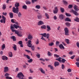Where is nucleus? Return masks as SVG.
<instances>
[{"label": "nucleus", "mask_w": 79, "mask_h": 79, "mask_svg": "<svg viewBox=\"0 0 79 79\" xmlns=\"http://www.w3.org/2000/svg\"><path fill=\"white\" fill-rule=\"evenodd\" d=\"M15 6L16 7V8L15 7H13V12L14 13L18 14L19 12V8H18V7L19 6V3H16L15 5Z\"/></svg>", "instance_id": "nucleus-1"}, {"label": "nucleus", "mask_w": 79, "mask_h": 79, "mask_svg": "<svg viewBox=\"0 0 79 79\" xmlns=\"http://www.w3.org/2000/svg\"><path fill=\"white\" fill-rule=\"evenodd\" d=\"M32 43V41L31 40H28V44L27 45L28 47L31 48V49L32 50V51H34L35 50V47L34 45H32V44H31Z\"/></svg>", "instance_id": "nucleus-2"}, {"label": "nucleus", "mask_w": 79, "mask_h": 79, "mask_svg": "<svg viewBox=\"0 0 79 79\" xmlns=\"http://www.w3.org/2000/svg\"><path fill=\"white\" fill-rule=\"evenodd\" d=\"M18 29V28H19V29H21V27L19 26V25H17L15 24H14L13 25H13L11 24L10 25V29Z\"/></svg>", "instance_id": "nucleus-3"}, {"label": "nucleus", "mask_w": 79, "mask_h": 79, "mask_svg": "<svg viewBox=\"0 0 79 79\" xmlns=\"http://www.w3.org/2000/svg\"><path fill=\"white\" fill-rule=\"evenodd\" d=\"M65 31L64 34L65 35H69V29L67 27H65L64 29Z\"/></svg>", "instance_id": "nucleus-4"}, {"label": "nucleus", "mask_w": 79, "mask_h": 79, "mask_svg": "<svg viewBox=\"0 0 79 79\" xmlns=\"http://www.w3.org/2000/svg\"><path fill=\"white\" fill-rule=\"evenodd\" d=\"M70 12L72 13H73L75 16H78V15H79L78 13L75 10H74L73 9H72L70 11Z\"/></svg>", "instance_id": "nucleus-5"}, {"label": "nucleus", "mask_w": 79, "mask_h": 79, "mask_svg": "<svg viewBox=\"0 0 79 79\" xmlns=\"http://www.w3.org/2000/svg\"><path fill=\"white\" fill-rule=\"evenodd\" d=\"M2 18L3 20V19H1L0 20V22L1 23H3L4 24H5L6 22V17L2 15Z\"/></svg>", "instance_id": "nucleus-6"}, {"label": "nucleus", "mask_w": 79, "mask_h": 79, "mask_svg": "<svg viewBox=\"0 0 79 79\" xmlns=\"http://www.w3.org/2000/svg\"><path fill=\"white\" fill-rule=\"evenodd\" d=\"M55 10H53V13L54 14H56L58 11V7H55L54 8Z\"/></svg>", "instance_id": "nucleus-7"}, {"label": "nucleus", "mask_w": 79, "mask_h": 79, "mask_svg": "<svg viewBox=\"0 0 79 79\" xmlns=\"http://www.w3.org/2000/svg\"><path fill=\"white\" fill-rule=\"evenodd\" d=\"M55 10H53V13L54 14H56L58 11V7H55L54 8Z\"/></svg>", "instance_id": "nucleus-8"}, {"label": "nucleus", "mask_w": 79, "mask_h": 79, "mask_svg": "<svg viewBox=\"0 0 79 79\" xmlns=\"http://www.w3.org/2000/svg\"><path fill=\"white\" fill-rule=\"evenodd\" d=\"M4 73H6L9 71V68L7 67H5L4 68Z\"/></svg>", "instance_id": "nucleus-9"}, {"label": "nucleus", "mask_w": 79, "mask_h": 79, "mask_svg": "<svg viewBox=\"0 0 79 79\" xmlns=\"http://www.w3.org/2000/svg\"><path fill=\"white\" fill-rule=\"evenodd\" d=\"M37 24L38 26H40V25H43V24H44V23L43 21L40 20L38 23Z\"/></svg>", "instance_id": "nucleus-10"}, {"label": "nucleus", "mask_w": 79, "mask_h": 79, "mask_svg": "<svg viewBox=\"0 0 79 79\" xmlns=\"http://www.w3.org/2000/svg\"><path fill=\"white\" fill-rule=\"evenodd\" d=\"M59 19H60L61 20H62V19H64V15L62 14L60 15L59 16Z\"/></svg>", "instance_id": "nucleus-11"}, {"label": "nucleus", "mask_w": 79, "mask_h": 79, "mask_svg": "<svg viewBox=\"0 0 79 79\" xmlns=\"http://www.w3.org/2000/svg\"><path fill=\"white\" fill-rule=\"evenodd\" d=\"M2 59L3 60H7L8 57L5 56H2Z\"/></svg>", "instance_id": "nucleus-12"}, {"label": "nucleus", "mask_w": 79, "mask_h": 79, "mask_svg": "<svg viewBox=\"0 0 79 79\" xmlns=\"http://www.w3.org/2000/svg\"><path fill=\"white\" fill-rule=\"evenodd\" d=\"M33 38L32 37V35H31L30 34H29L28 36V39L29 40H32Z\"/></svg>", "instance_id": "nucleus-13"}, {"label": "nucleus", "mask_w": 79, "mask_h": 79, "mask_svg": "<svg viewBox=\"0 0 79 79\" xmlns=\"http://www.w3.org/2000/svg\"><path fill=\"white\" fill-rule=\"evenodd\" d=\"M10 39H13V41H16V38L14 36H12L10 37Z\"/></svg>", "instance_id": "nucleus-14"}, {"label": "nucleus", "mask_w": 79, "mask_h": 79, "mask_svg": "<svg viewBox=\"0 0 79 79\" xmlns=\"http://www.w3.org/2000/svg\"><path fill=\"white\" fill-rule=\"evenodd\" d=\"M60 65V63L59 62H58L56 61L54 63V66L55 67H56V66H59Z\"/></svg>", "instance_id": "nucleus-15"}, {"label": "nucleus", "mask_w": 79, "mask_h": 79, "mask_svg": "<svg viewBox=\"0 0 79 79\" xmlns=\"http://www.w3.org/2000/svg\"><path fill=\"white\" fill-rule=\"evenodd\" d=\"M59 46L60 49H62V48H63V49H64V47L63 45L62 44H60L59 45Z\"/></svg>", "instance_id": "nucleus-16"}, {"label": "nucleus", "mask_w": 79, "mask_h": 79, "mask_svg": "<svg viewBox=\"0 0 79 79\" xmlns=\"http://www.w3.org/2000/svg\"><path fill=\"white\" fill-rule=\"evenodd\" d=\"M39 69L41 73L43 74H45V71L42 68H40Z\"/></svg>", "instance_id": "nucleus-17"}, {"label": "nucleus", "mask_w": 79, "mask_h": 79, "mask_svg": "<svg viewBox=\"0 0 79 79\" xmlns=\"http://www.w3.org/2000/svg\"><path fill=\"white\" fill-rule=\"evenodd\" d=\"M47 31H51V28H50V27L49 26V25L47 26Z\"/></svg>", "instance_id": "nucleus-18"}, {"label": "nucleus", "mask_w": 79, "mask_h": 79, "mask_svg": "<svg viewBox=\"0 0 79 79\" xmlns=\"http://www.w3.org/2000/svg\"><path fill=\"white\" fill-rule=\"evenodd\" d=\"M15 34H17L18 36H19V37H22V34H19V32L18 31L17 32H16Z\"/></svg>", "instance_id": "nucleus-19"}, {"label": "nucleus", "mask_w": 79, "mask_h": 79, "mask_svg": "<svg viewBox=\"0 0 79 79\" xmlns=\"http://www.w3.org/2000/svg\"><path fill=\"white\" fill-rule=\"evenodd\" d=\"M45 15L47 18V19H49L50 18V17L49 16V15H48V14L47 13H45Z\"/></svg>", "instance_id": "nucleus-20"}, {"label": "nucleus", "mask_w": 79, "mask_h": 79, "mask_svg": "<svg viewBox=\"0 0 79 79\" xmlns=\"http://www.w3.org/2000/svg\"><path fill=\"white\" fill-rule=\"evenodd\" d=\"M13 46H14L13 47V48L14 49V50H15V51H16V50H17V49L16 48V45L15 44H13Z\"/></svg>", "instance_id": "nucleus-21"}, {"label": "nucleus", "mask_w": 79, "mask_h": 79, "mask_svg": "<svg viewBox=\"0 0 79 79\" xmlns=\"http://www.w3.org/2000/svg\"><path fill=\"white\" fill-rule=\"evenodd\" d=\"M6 4H4L2 6V9L3 10H5V9H6Z\"/></svg>", "instance_id": "nucleus-22"}, {"label": "nucleus", "mask_w": 79, "mask_h": 79, "mask_svg": "<svg viewBox=\"0 0 79 79\" xmlns=\"http://www.w3.org/2000/svg\"><path fill=\"white\" fill-rule=\"evenodd\" d=\"M65 21H69V22H71V19H69V18H67L65 19Z\"/></svg>", "instance_id": "nucleus-23"}, {"label": "nucleus", "mask_w": 79, "mask_h": 79, "mask_svg": "<svg viewBox=\"0 0 79 79\" xmlns=\"http://www.w3.org/2000/svg\"><path fill=\"white\" fill-rule=\"evenodd\" d=\"M18 16L19 18H21V16H22V14H21V12H19L18 13Z\"/></svg>", "instance_id": "nucleus-24"}, {"label": "nucleus", "mask_w": 79, "mask_h": 79, "mask_svg": "<svg viewBox=\"0 0 79 79\" xmlns=\"http://www.w3.org/2000/svg\"><path fill=\"white\" fill-rule=\"evenodd\" d=\"M9 15H10V18H13V14L12 13H10Z\"/></svg>", "instance_id": "nucleus-25"}, {"label": "nucleus", "mask_w": 79, "mask_h": 79, "mask_svg": "<svg viewBox=\"0 0 79 79\" xmlns=\"http://www.w3.org/2000/svg\"><path fill=\"white\" fill-rule=\"evenodd\" d=\"M9 55L10 57H13V53L11 52H10L9 53Z\"/></svg>", "instance_id": "nucleus-26"}, {"label": "nucleus", "mask_w": 79, "mask_h": 79, "mask_svg": "<svg viewBox=\"0 0 79 79\" xmlns=\"http://www.w3.org/2000/svg\"><path fill=\"white\" fill-rule=\"evenodd\" d=\"M77 8V6L76 5H75V6L73 7V8L75 11H77L78 9Z\"/></svg>", "instance_id": "nucleus-27"}, {"label": "nucleus", "mask_w": 79, "mask_h": 79, "mask_svg": "<svg viewBox=\"0 0 79 79\" xmlns=\"http://www.w3.org/2000/svg\"><path fill=\"white\" fill-rule=\"evenodd\" d=\"M61 58L59 57V58H56V60H57V61H59V62H61Z\"/></svg>", "instance_id": "nucleus-28"}, {"label": "nucleus", "mask_w": 79, "mask_h": 79, "mask_svg": "<svg viewBox=\"0 0 79 79\" xmlns=\"http://www.w3.org/2000/svg\"><path fill=\"white\" fill-rule=\"evenodd\" d=\"M25 2L27 5H30V4L31 3V2L29 1H27Z\"/></svg>", "instance_id": "nucleus-29"}, {"label": "nucleus", "mask_w": 79, "mask_h": 79, "mask_svg": "<svg viewBox=\"0 0 79 79\" xmlns=\"http://www.w3.org/2000/svg\"><path fill=\"white\" fill-rule=\"evenodd\" d=\"M65 41L66 42L67 44H69V40L68 39H65Z\"/></svg>", "instance_id": "nucleus-30"}, {"label": "nucleus", "mask_w": 79, "mask_h": 79, "mask_svg": "<svg viewBox=\"0 0 79 79\" xmlns=\"http://www.w3.org/2000/svg\"><path fill=\"white\" fill-rule=\"evenodd\" d=\"M40 35H43V36H44V37H46V35H47V34H46V33H44L43 34H40Z\"/></svg>", "instance_id": "nucleus-31"}, {"label": "nucleus", "mask_w": 79, "mask_h": 79, "mask_svg": "<svg viewBox=\"0 0 79 79\" xmlns=\"http://www.w3.org/2000/svg\"><path fill=\"white\" fill-rule=\"evenodd\" d=\"M74 20H75V21H77V22H79V19L78 17H76L74 19Z\"/></svg>", "instance_id": "nucleus-32"}, {"label": "nucleus", "mask_w": 79, "mask_h": 79, "mask_svg": "<svg viewBox=\"0 0 79 79\" xmlns=\"http://www.w3.org/2000/svg\"><path fill=\"white\" fill-rule=\"evenodd\" d=\"M60 10L61 13H64V9L63 8L60 7Z\"/></svg>", "instance_id": "nucleus-33"}, {"label": "nucleus", "mask_w": 79, "mask_h": 79, "mask_svg": "<svg viewBox=\"0 0 79 79\" xmlns=\"http://www.w3.org/2000/svg\"><path fill=\"white\" fill-rule=\"evenodd\" d=\"M65 25H66V26H68V27H69V26H70V23L68 22H67L65 23Z\"/></svg>", "instance_id": "nucleus-34"}, {"label": "nucleus", "mask_w": 79, "mask_h": 79, "mask_svg": "<svg viewBox=\"0 0 79 79\" xmlns=\"http://www.w3.org/2000/svg\"><path fill=\"white\" fill-rule=\"evenodd\" d=\"M47 27H46V26L44 25H43L41 27V28H42V29H45Z\"/></svg>", "instance_id": "nucleus-35"}, {"label": "nucleus", "mask_w": 79, "mask_h": 79, "mask_svg": "<svg viewBox=\"0 0 79 79\" xmlns=\"http://www.w3.org/2000/svg\"><path fill=\"white\" fill-rule=\"evenodd\" d=\"M66 60L62 58L61 60L62 63H65V61H66Z\"/></svg>", "instance_id": "nucleus-36"}, {"label": "nucleus", "mask_w": 79, "mask_h": 79, "mask_svg": "<svg viewBox=\"0 0 79 79\" xmlns=\"http://www.w3.org/2000/svg\"><path fill=\"white\" fill-rule=\"evenodd\" d=\"M41 7L39 5H36L35 6V8H37V9H39Z\"/></svg>", "instance_id": "nucleus-37"}, {"label": "nucleus", "mask_w": 79, "mask_h": 79, "mask_svg": "<svg viewBox=\"0 0 79 79\" xmlns=\"http://www.w3.org/2000/svg\"><path fill=\"white\" fill-rule=\"evenodd\" d=\"M49 46H51L52 47V46L54 45V43L53 42H51V43H50L49 44Z\"/></svg>", "instance_id": "nucleus-38"}, {"label": "nucleus", "mask_w": 79, "mask_h": 79, "mask_svg": "<svg viewBox=\"0 0 79 79\" xmlns=\"http://www.w3.org/2000/svg\"><path fill=\"white\" fill-rule=\"evenodd\" d=\"M5 48V44H3L2 45V50H4Z\"/></svg>", "instance_id": "nucleus-39"}, {"label": "nucleus", "mask_w": 79, "mask_h": 79, "mask_svg": "<svg viewBox=\"0 0 79 79\" xmlns=\"http://www.w3.org/2000/svg\"><path fill=\"white\" fill-rule=\"evenodd\" d=\"M13 32H15V34H16V32H17L18 31L15 30V29H12L11 30Z\"/></svg>", "instance_id": "nucleus-40"}, {"label": "nucleus", "mask_w": 79, "mask_h": 79, "mask_svg": "<svg viewBox=\"0 0 79 79\" xmlns=\"http://www.w3.org/2000/svg\"><path fill=\"white\" fill-rule=\"evenodd\" d=\"M23 9H25V10H27V6L23 5Z\"/></svg>", "instance_id": "nucleus-41"}, {"label": "nucleus", "mask_w": 79, "mask_h": 79, "mask_svg": "<svg viewBox=\"0 0 79 79\" xmlns=\"http://www.w3.org/2000/svg\"><path fill=\"white\" fill-rule=\"evenodd\" d=\"M48 68H50V69H53V66H51L50 65H49L48 66Z\"/></svg>", "instance_id": "nucleus-42"}, {"label": "nucleus", "mask_w": 79, "mask_h": 79, "mask_svg": "<svg viewBox=\"0 0 79 79\" xmlns=\"http://www.w3.org/2000/svg\"><path fill=\"white\" fill-rule=\"evenodd\" d=\"M65 15L66 16L68 17H70L71 16V14H70L68 13H66Z\"/></svg>", "instance_id": "nucleus-43"}, {"label": "nucleus", "mask_w": 79, "mask_h": 79, "mask_svg": "<svg viewBox=\"0 0 79 79\" xmlns=\"http://www.w3.org/2000/svg\"><path fill=\"white\" fill-rule=\"evenodd\" d=\"M33 61V60L32 59H30V60H28V63H32V62Z\"/></svg>", "instance_id": "nucleus-44"}, {"label": "nucleus", "mask_w": 79, "mask_h": 79, "mask_svg": "<svg viewBox=\"0 0 79 79\" xmlns=\"http://www.w3.org/2000/svg\"><path fill=\"white\" fill-rule=\"evenodd\" d=\"M48 55L49 56H52V53L50 52H48Z\"/></svg>", "instance_id": "nucleus-45"}, {"label": "nucleus", "mask_w": 79, "mask_h": 79, "mask_svg": "<svg viewBox=\"0 0 79 79\" xmlns=\"http://www.w3.org/2000/svg\"><path fill=\"white\" fill-rule=\"evenodd\" d=\"M73 8V5H69L68 6V8L69 9H71V8Z\"/></svg>", "instance_id": "nucleus-46"}, {"label": "nucleus", "mask_w": 79, "mask_h": 79, "mask_svg": "<svg viewBox=\"0 0 79 79\" xmlns=\"http://www.w3.org/2000/svg\"><path fill=\"white\" fill-rule=\"evenodd\" d=\"M18 44H19V45H21L23 44V41H20L18 42Z\"/></svg>", "instance_id": "nucleus-47"}, {"label": "nucleus", "mask_w": 79, "mask_h": 79, "mask_svg": "<svg viewBox=\"0 0 79 79\" xmlns=\"http://www.w3.org/2000/svg\"><path fill=\"white\" fill-rule=\"evenodd\" d=\"M39 44V40L37 39V40L35 42V44H36V45H38V44Z\"/></svg>", "instance_id": "nucleus-48"}, {"label": "nucleus", "mask_w": 79, "mask_h": 79, "mask_svg": "<svg viewBox=\"0 0 79 79\" xmlns=\"http://www.w3.org/2000/svg\"><path fill=\"white\" fill-rule=\"evenodd\" d=\"M47 39H49L50 37V34L48 33L46 34Z\"/></svg>", "instance_id": "nucleus-49"}, {"label": "nucleus", "mask_w": 79, "mask_h": 79, "mask_svg": "<svg viewBox=\"0 0 79 79\" xmlns=\"http://www.w3.org/2000/svg\"><path fill=\"white\" fill-rule=\"evenodd\" d=\"M54 56H56V58H58V57H60V55L56 54H54Z\"/></svg>", "instance_id": "nucleus-50"}, {"label": "nucleus", "mask_w": 79, "mask_h": 79, "mask_svg": "<svg viewBox=\"0 0 79 79\" xmlns=\"http://www.w3.org/2000/svg\"><path fill=\"white\" fill-rule=\"evenodd\" d=\"M60 44V42H59V41H56V45L57 46L58 45H59Z\"/></svg>", "instance_id": "nucleus-51"}, {"label": "nucleus", "mask_w": 79, "mask_h": 79, "mask_svg": "<svg viewBox=\"0 0 79 79\" xmlns=\"http://www.w3.org/2000/svg\"><path fill=\"white\" fill-rule=\"evenodd\" d=\"M63 3L65 4H66L67 5L68 4V2H66V1H63Z\"/></svg>", "instance_id": "nucleus-52"}, {"label": "nucleus", "mask_w": 79, "mask_h": 79, "mask_svg": "<svg viewBox=\"0 0 79 79\" xmlns=\"http://www.w3.org/2000/svg\"><path fill=\"white\" fill-rule=\"evenodd\" d=\"M42 15H40L38 16V19H41V18H42Z\"/></svg>", "instance_id": "nucleus-53"}, {"label": "nucleus", "mask_w": 79, "mask_h": 79, "mask_svg": "<svg viewBox=\"0 0 79 79\" xmlns=\"http://www.w3.org/2000/svg\"><path fill=\"white\" fill-rule=\"evenodd\" d=\"M36 56L38 58H40V54H37L36 55Z\"/></svg>", "instance_id": "nucleus-54"}, {"label": "nucleus", "mask_w": 79, "mask_h": 79, "mask_svg": "<svg viewBox=\"0 0 79 79\" xmlns=\"http://www.w3.org/2000/svg\"><path fill=\"white\" fill-rule=\"evenodd\" d=\"M26 57L27 59H28V60H30L31 57H30V56H28V55H27L26 56Z\"/></svg>", "instance_id": "nucleus-55"}, {"label": "nucleus", "mask_w": 79, "mask_h": 79, "mask_svg": "<svg viewBox=\"0 0 79 79\" xmlns=\"http://www.w3.org/2000/svg\"><path fill=\"white\" fill-rule=\"evenodd\" d=\"M64 64H62L61 65V68L62 69H64Z\"/></svg>", "instance_id": "nucleus-56"}, {"label": "nucleus", "mask_w": 79, "mask_h": 79, "mask_svg": "<svg viewBox=\"0 0 79 79\" xmlns=\"http://www.w3.org/2000/svg\"><path fill=\"white\" fill-rule=\"evenodd\" d=\"M39 60L40 61H44V62L45 61V60L42 58H40L39 59Z\"/></svg>", "instance_id": "nucleus-57"}, {"label": "nucleus", "mask_w": 79, "mask_h": 79, "mask_svg": "<svg viewBox=\"0 0 79 79\" xmlns=\"http://www.w3.org/2000/svg\"><path fill=\"white\" fill-rule=\"evenodd\" d=\"M25 51H26V52H27V53H31V52L29 50H28L25 49Z\"/></svg>", "instance_id": "nucleus-58"}, {"label": "nucleus", "mask_w": 79, "mask_h": 79, "mask_svg": "<svg viewBox=\"0 0 79 79\" xmlns=\"http://www.w3.org/2000/svg\"><path fill=\"white\" fill-rule=\"evenodd\" d=\"M43 8L45 10H48V9L45 6H43Z\"/></svg>", "instance_id": "nucleus-59"}, {"label": "nucleus", "mask_w": 79, "mask_h": 79, "mask_svg": "<svg viewBox=\"0 0 79 79\" xmlns=\"http://www.w3.org/2000/svg\"><path fill=\"white\" fill-rule=\"evenodd\" d=\"M29 71L31 73H34V71L32 70V69H30Z\"/></svg>", "instance_id": "nucleus-60"}, {"label": "nucleus", "mask_w": 79, "mask_h": 79, "mask_svg": "<svg viewBox=\"0 0 79 79\" xmlns=\"http://www.w3.org/2000/svg\"><path fill=\"white\" fill-rule=\"evenodd\" d=\"M75 64L77 67H79V62H76Z\"/></svg>", "instance_id": "nucleus-61"}, {"label": "nucleus", "mask_w": 79, "mask_h": 79, "mask_svg": "<svg viewBox=\"0 0 79 79\" xmlns=\"http://www.w3.org/2000/svg\"><path fill=\"white\" fill-rule=\"evenodd\" d=\"M67 71L69 72V73H70V72H71V69H68L67 70Z\"/></svg>", "instance_id": "nucleus-62"}, {"label": "nucleus", "mask_w": 79, "mask_h": 79, "mask_svg": "<svg viewBox=\"0 0 79 79\" xmlns=\"http://www.w3.org/2000/svg\"><path fill=\"white\" fill-rule=\"evenodd\" d=\"M76 45H77V47L79 48V42H77V43H76Z\"/></svg>", "instance_id": "nucleus-63"}, {"label": "nucleus", "mask_w": 79, "mask_h": 79, "mask_svg": "<svg viewBox=\"0 0 79 79\" xmlns=\"http://www.w3.org/2000/svg\"><path fill=\"white\" fill-rule=\"evenodd\" d=\"M22 66L23 67V68H26V65L24 64V65H22Z\"/></svg>", "instance_id": "nucleus-64"}]
</instances>
